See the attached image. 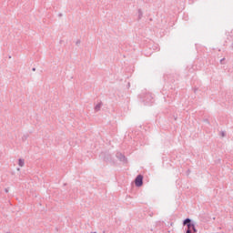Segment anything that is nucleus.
<instances>
[{
    "mask_svg": "<svg viewBox=\"0 0 233 233\" xmlns=\"http://www.w3.org/2000/svg\"><path fill=\"white\" fill-rule=\"evenodd\" d=\"M18 165H19V167H25V160H23V159H19L18 160Z\"/></svg>",
    "mask_w": 233,
    "mask_h": 233,
    "instance_id": "5",
    "label": "nucleus"
},
{
    "mask_svg": "<svg viewBox=\"0 0 233 233\" xmlns=\"http://www.w3.org/2000/svg\"><path fill=\"white\" fill-rule=\"evenodd\" d=\"M143 17V11L141 9L138 10V19H141Z\"/></svg>",
    "mask_w": 233,
    "mask_h": 233,
    "instance_id": "6",
    "label": "nucleus"
},
{
    "mask_svg": "<svg viewBox=\"0 0 233 233\" xmlns=\"http://www.w3.org/2000/svg\"><path fill=\"white\" fill-rule=\"evenodd\" d=\"M27 137H28L27 136H24V137H22L23 141L26 140Z\"/></svg>",
    "mask_w": 233,
    "mask_h": 233,
    "instance_id": "8",
    "label": "nucleus"
},
{
    "mask_svg": "<svg viewBox=\"0 0 233 233\" xmlns=\"http://www.w3.org/2000/svg\"><path fill=\"white\" fill-rule=\"evenodd\" d=\"M135 185H136V187H143V176L142 175H138L135 178Z\"/></svg>",
    "mask_w": 233,
    "mask_h": 233,
    "instance_id": "2",
    "label": "nucleus"
},
{
    "mask_svg": "<svg viewBox=\"0 0 233 233\" xmlns=\"http://www.w3.org/2000/svg\"><path fill=\"white\" fill-rule=\"evenodd\" d=\"M32 70H33V72H35V67H33V69H32Z\"/></svg>",
    "mask_w": 233,
    "mask_h": 233,
    "instance_id": "11",
    "label": "nucleus"
},
{
    "mask_svg": "<svg viewBox=\"0 0 233 233\" xmlns=\"http://www.w3.org/2000/svg\"><path fill=\"white\" fill-rule=\"evenodd\" d=\"M220 136H221V137H225V136H227V133H225V131H221Z\"/></svg>",
    "mask_w": 233,
    "mask_h": 233,
    "instance_id": "7",
    "label": "nucleus"
},
{
    "mask_svg": "<svg viewBox=\"0 0 233 233\" xmlns=\"http://www.w3.org/2000/svg\"><path fill=\"white\" fill-rule=\"evenodd\" d=\"M81 44V40H78L77 42H76V45H80Z\"/></svg>",
    "mask_w": 233,
    "mask_h": 233,
    "instance_id": "10",
    "label": "nucleus"
},
{
    "mask_svg": "<svg viewBox=\"0 0 233 233\" xmlns=\"http://www.w3.org/2000/svg\"><path fill=\"white\" fill-rule=\"evenodd\" d=\"M101 106H103V102H99V103L95 106V112H99V110H101Z\"/></svg>",
    "mask_w": 233,
    "mask_h": 233,
    "instance_id": "4",
    "label": "nucleus"
},
{
    "mask_svg": "<svg viewBox=\"0 0 233 233\" xmlns=\"http://www.w3.org/2000/svg\"><path fill=\"white\" fill-rule=\"evenodd\" d=\"M116 157L119 159V161H122V163H127V157L121 153H116Z\"/></svg>",
    "mask_w": 233,
    "mask_h": 233,
    "instance_id": "3",
    "label": "nucleus"
},
{
    "mask_svg": "<svg viewBox=\"0 0 233 233\" xmlns=\"http://www.w3.org/2000/svg\"><path fill=\"white\" fill-rule=\"evenodd\" d=\"M5 192H8V188H5Z\"/></svg>",
    "mask_w": 233,
    "mask_h": 233,
    "instance_id": "12",
    "label": "nucleus"
},
{
    "mask_svg": "<svg viewBox=\"0 0 233 233\" xmlns=\"http://www.w3.org/2000/svg\"><path fill=\"white\" fill-rule=\"evenodd\" d=\"M223 61H225V58L220 59V64L223 65Z\"/></svg>",
    "mask_w": 233,
    "mask_h": 233,
    "instance_id": "9",
    "label": "nucleus"
},
{
    "mask_svg": "<svg viewBox=\"0 0 233 233\" xmlns=\"http://www.w3.org/2000/svg\"><path fill=\"white\" fill-rule=\"evenodd\" d=\"M91 233H96V232H91Z\"/></svg>",
    "mask_w": 233,
    "mask_h": 233,
    "instance_id": "13",
    "label": "nucleus"
},
{
    "mask_svg": "<svg viewBox=\"0 0 233 233\" xmlns=\"http://www.w3.org/2000/svg\"><path fill=\"white\" fill-rule=\"evenodd\" d=\"M184 227H187L186 233H198V229H196V225L192 223V219L186 218L183 221Z\"/></svg>",
    "mask_w": 233,
    "mask_h": 233,
    "instance_id": "1",
    "label": "nucleus"
}]
</instances>
